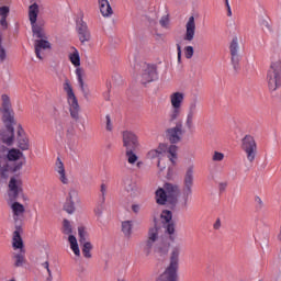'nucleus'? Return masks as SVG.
Masks as SVG:
<instances>
[{
  "instance_id": "nucleus-19",
  "label": "nucleus",
  "mask_w": 281,
  "mask_h": 281,
  "mask_svg": "<svg viewBox=\"0 0 281 281\" xmlns=\"http://www.w3.org/2000/svg\"><path fill=\"white\" fill-rule=\"evenodd\" d=\"M186 95L182 92H173L170 95V102L172 109H181V104H183Z\"/></svg>"
},
{
  "instance_id": "nucleus-21",
  "label": "nucleus",
  "mask_w": 281,
  "mask_h": 281,
  "mask_svg": "<svg viewBox=\"0 0 281 281\" xmlns=\"http://www.w3.org/2000/svg\"><path fill=\"white\" fill-rule=\"evenodd\" d=\"M56 172H58L59 175V181H61V183H69V180L67 179V176L65 175V165L63 164V160H60V157L57 158L56 160V168H55Z\"/></svg>"
},
{
  "instance_id": "nucleus-49",
  "label": "nucleus",
  "mask_w": 281,
  "mask_h": 281,
  "mask_svg": "<svg viewBox=\"0 0 281 281\" xmlns=\"http://www.w3.org/2000/svg\"><path fill=\"white\" fill-rule=\"evenodd\" d=\"M161 27H168V23H170V20L168 19V16H162L159 21Z\"/></svg>"
},
{
  "instance_id": "nucleus-11",
  "label": "nucleus",
  "mask_w": 281,
  "mask_h": 281,
  "mask_svg": "<svg viewBox=\"0 0 281 281\" xmlns=\"http://www.w3.org/2000/svg\"><path fill=\"white\" fill-rule=\"evenodd\" d=\"M160 217L164 223L166 234H169L170 240L175 241V222H172V212L165 210L161 212Z\"/></svg>"
},
{
  "instance_id": "nucleus-9",
  "label": "nucleus",
  "mask_w": 281,
  "mask_h": 281,
  "mask_svg": "<svg viewBox=\"0 0 281 281\" xmlns=\"http://www.w3.org/2000/svg\"><path fill=\"white\" fill-rule=\"evenodd\" d=\"M183 133H186V131H183V121L178 120L175 127L168 128L166 131L167 139L170 142V144H179Z\"/></svg>"
},
{
  "instance_id": "nucleus-20",
  "label": "nucleus",
  "mask_w": 281,
  "mask_h": 281,
  "mask_svg": "<svg viewBox=\"0 0 281 281\" xmlns=\"http://www.w3.org/2000/svg\"><path fill=\"white\" fill-rule=\"evenodd\" d=\"M156 203H158V205H166V203H170V199L165 188H159L156 191Z\"/></svg>"
},
{
  "instance_id": "nucleus-53",
  "label": "nucleus",
  "mask_w": 281,
  "mask_h": 281,
  "mask_svg": "<svg viewBox=\"0 0 281 281\" xmlns=\"http://www.w3.org/2000/svg\"><path fill=\"white\" fill-rule=\"evenodd\" d=\"M0 25H1V27H3L4 30H8V18H1V19H0Z\"/></svg>"
},
{
  "instance_id": "nucleus-8",
  "label": "nucleus",
  "mask_w": 281,
  "mask_h": 281,
  "mask_svg": "<svg viewBox=\"0 0 281 281\" xmlns=\"http://www.w3.org/2000/svg\"><path fill=\"white\" fill-rule=\"evenodd\" d=\"M241 150L246 153V157L248 161L254 162L256 159V155L258 153V145L256 144V139L251 135H246L241 139Z\"/></svg>"
},
{
  "instance_id": "nucleus-33",
  "label": "nucleus",
  "mask_w": 281,
  "mask_h": 281,
  "mask_svg": "<svg viewBox=\"0 0 281 281\" xmlns=\"http://www.w3.org/2000/svg\"><path fill=\"white\" fill-rule=\"evenodd\" d=\"M91 249H93V245L90 241L81 244V251L86 258H91Z\"/></svg>"
},
{
  "instance_id": "nucleus-41",
  "label": "nucleus",
  "mask_w": 281,
  "mask_h": 281,
  "mask_svg": "<svg viewBox=\"0 0 281 281\" xmlns=\"http://www.w3.org/2000/svg\"><path fill=\"white\" fill-rule=\"evenodd\" d=\"M184 56L188 60H190V58H192V56H194V47H192V46L184 47Z\"/></svg>"
},
{
  "instance_id": "nucleus-32",
  "label": "nucleus",
  "mask_w": 281,
  "mask_h": 281,
  "mask_svg": "<svg viewBox=\"0 0 281 281\" xmlns=\"http://www.w3.org/2000/svg\"><path fill=\"white\" fill-rule=\"evenodd\" d=\"M69 60L74 67H80V53L75 48V52L69 55Z\"/></svg>"
},
{
  "instance_id": "nucleus-31",
  "label": "nucleus",
  "mask_w": 281,
  "mask_h": 281,
  "mask_svg": "<svg viewBox=\"0 0 281 281\" xmlns=\"http://www.w3.org/2000/svg\"><path fill=\"white\" fill-rule=\"evenodd\" d=\"M11 207H12L13 214L15 216H21V214H23L25 212V206H23V204H21L19 202H13Z\"/></svg>"
},
{
  "instance_id": "nucleus-39",
  "label": "nucleus",
  "mask_w": 281,
  "mask_h": 281,
  "mask_svg": "<svg viewBox=\"0 0 281 281\" xmlns=\"http://www.w3.org/2000/svg\"><path fill=\"white\" fill-rule=\"evenodd\" d=\"M154 251L156 254H159V256H166L168 254V246L166 245L155 246Z\"/></svg>"
},
{
  "instance_id": "nucleus-12",
  "label": "nucleus",
  "mask_w": 281,
  "mask_h": 281,
  "mask_svg": "<svg viewBox=\"0 0 281 281\" xmlns=\"http://www.w3.org/2000/svg\"><path fill=\"white\" fill-rule=\"evenodd\" d=\"M76 30L81 45H85V43H89V41H91V32L82 19H78L76 21Z\"/></svg>"
},
{
  "instance_id": "nucleus-54",
  "label": "nucleus",
  "mask_w": 281,
  "mask_h": 281,
  "mask_svg": "<svg viewBox=\"0 0 281 281\" xmlns=\"http://www.w3.org/2000/svg\"><path fill=\"white\" fill-rule=\"evenodd\" d=\"M0 172L1 175H5V172H8V164L1 165L0 162Z\"/></svg>"
},
{
  "instance_id": "nucleus-5",
  "label": "nucleus",
  "mask_w": 281,
  "mask_h": 281,
  "mask_svg": "<svg viewBox=\"0 0 281 281\" xmlns=\"http://www.w3.org/2000/svg\"><path fill=\"white\" fill-rule=\"evenodd\" d=\"M194 186V167L190 166L187 168L183 178V187H182V207H188V202L192 198V187Z\"/></svg>"
},
{
  "instance_id": "nucleus-61",
  "label": "nucleus",
  "mask_w": 281,
  "mask_h": 281,
  "mask_svg": "<svg viewBox=\"0 0 281 281\" xmlns=\"http://www.w3.org/2000/svg\"><path fill=\"white\" fill-rule=\"evenodd\" d=\"M225 5H226L227 9L231 8V7H229V0H225Z\"/></svg>"
},
{
  "instance_id": "nucleus-60",
  "label": "nucleus",
  "mask_w": 281,
  "mask_h": 281,
  "mask_svg": "<svg viewBox=\"0 0 281 281\" xmlns=\"http://www.w3.org/2000/svg\"><path fill=\"white\" fill-rule=\"evenodd\" d=\"M227 16H232V7H228L227 9Z\"/></svg>"
},
{
  "instance_id": "nucleus-46",
  "label": "nucleus",
  "mask_w": 281,
  "mask_h": 281,
  "mask_svg": "<svg viewBox=\"0 0 281 281\" xmlns=\"http://www.w3.org/2000/svg\"><path fill=\"white\" fill-rule=\"evenodd\" d=\"M225 159V155L221 151H215L213 155V161H223Z\"/></svg>"
},
{
  "instance_id": "nucleus-26",
  "label": "nucleus",
  "mask_w": 281,
  "mask_h": 281,
  "mask_svg": "<svg viewBox=\"0 0 281 281\" xmlns=\"http://www.w3.org/2000/svg\"><path fill=\"white\" fill-rule=\"evenodd\" d=\"M13 249L23 250V238H21V233L19 231H14L13 233Z\"/></svg>"
},
{
  "instance_id": "nucleus-2",
  "label": "nucleus",
  "mask_w": 281,
  "mask_h": 281,
  "mask_svg": "<svg viewBox=\"0 0 281 281\" xmlns=\"http://www.w3.org/2000/svg\"><path fill=\"white\" fill-rule=\"evenodd\" d=\"M2 122L5 126V131L0 133V139L2 144L12 146L14 144V111L12 110V103H10V97L2 94Z\"/></svg>"
},
{
  "instance_id": "nucleus-14",
  "label": "nucleus",
  "mask_w": 281,
  "mask_h": 281,
  "mask_svg": "<svg viewBox=\"0 0 281 281\" xmlns=\"http://www.w3.org/2000/svg\"><path fill=\"white\" fill-rule=\"evenodd\" d=\"M164 188H165V191L167 192V196H169L170 205H175L176 203H179V194H181V189L179 188V184L166 182L164 184Z\"/></svg>"
},
{
  "instance_id": "nucleus-6",
  "label": "nucleus",
  "mask_w": 281,
  "mask_h": 281,
  "mask_svg": "<svg viewBox=\"0 0 281 281\" xmlns=\"http://www.w3.org/2000/svg\"><path fill=\"white\" fill-rule=\"evenodd\" d=\"M64 91L67 93V100L69 104V111L72 120H79L80 105L78 104V99L76 98V93H74V88H71V83L69 79H65L64 82Z\"/></svg>"
},
{
  "instance_id": "nucleus-55",
  "label": "nucleus",
  "mask_w": 281,
  "mask_h": 281,
  "mask_svg": "<svg viewBox=\"0 0 281 281\" xmlns=\"http://www.w3.org/2000/svg\"><path fill=\"white\" fill-rule=\"evenodd\" d=\"M178 63H181V44H177Z\"/></svg>"
},
{
  "instance_id": "nucleus-48",
  "label": "nucleus",
  "mask_w": 281,
  "mask_h": 281,
  "mask_svg": "<svg viewBox=\"0 0 281 281\" xmlns=\"http://www.w3.org/2000/svg\"><path fill=\"white\" fill-rule=\"evenodd\" d=\"M156 150L158 151V155H164V153H166V150H168V145L159 144V146Z\"/></svg>"
},
{
  "instance_id": "nucleus-37",
  "label": "nucleus",
  "mask_w": 281,
  "mask_h": 281,
  "mask_svg": "<svg viewBox=\"0 0 281 281\" xmlns=\"http://www.w3.org/2000/svg\"><path fill=\"white\" fill-rule=\"evenodd\" d=\"M76 76H77V80H78V83L80 86L82 93H85V95H87V91L85 90V80H82V69L77 68Z\"/></svg>"
},
{
  "instance_id": "nucleus-44",
  "label": "nucleus",
  "mask_w": 281,
  "mask_h": 281,
  "mask_svg": "<svg viewBox=\"0 0 281 281\" xmlns=\"http://www.w3.org/2000/svg\"><path fill=\"white\" fill-rule=\"evenodd\" d=\"M9 14H10V7H7V5L0 7L1 18H8Z\"/></svg>"
},
{
  "instance_id": "nucleus-59",
  "label": "nucleus",
  "mask_w": 281,
  "mask_h": 281,
  "mask_svg": "<svg viewBox=\"0 0 281 281\" xmlns=\"http://www.w3.org/2000/svg\"><path fill=\"white\" fill-rule=\"evenodd\" d=\"M132 210H133V212H134L135 214H137V212H139V205L133 204V205H132Z\"/></svg>"
},
{
  "instance_id": "nucleus-4",
  "label": "nucleus",
  "mask_w": 281,
  "mask_h": 281,
  "mask_svg": "<svg viewBox=\"0 0 281 281\" xmlns=\"http://www.w3.org/2000/svg\"><path fill=\"white\" fill-rule=\"evenodd\" d=\"M268 88L269 91H278L281 88V57L271 61V65L267 72Z\"/></svg>"
},
{
  "instance_id": "nucleus-30",
  "label": "nucleus",
  "mask_w": 281,
  "mask_h": 281,
  "mask_svg": "<svg viewBox=\"0 0 281 281\" xmlns=\"http://www.w3.org/2000/svg\"><path fill=\"white\" fill-rule=\"evenodd\" d=\"M61 232L66 236H71V234H74V227L71 226V222H69V220H64L63 221Z\"/></svg>"
},
{
  "instance_id": "nucleus-24",
  "label": "nucleus",
  "mask_w": 281,
  "mask_h": 281,
  "mask_svg": "<svg viewBox=\"0 0 281 281\" xmlns=\"http://www.w3.org/2000/svg\"><path fill=\"white\" fill-rule=\"evenodd\" d=\"M122 233L125 238H131V236H133V221L122 222Z\"/></svg>"
},
{
  "instance_id": "nucleus-64",
  "label": "nucleus",
  "mask_w": 281,
  "mask_h": 281,
  "mask_svg": "<svg viewBox=\"0 0 281 281\" xmlns=\"http://www.w3.org/2000/svg\"><path fill=\"white\" fill-rule=\"evenodd\" d=\"M47 280H52V277L48 276Z\"/></svg>"
},
{
  "instance_id": "nucleus-43",
  "label": "nucleus",
  "mask_w": 281,
  "mask_h": 281,
  "mask_svg": "<svg viewBox=\"0 0 281 281\" xmlns=\"http://www.w3.org/2000/svg\"><path fill=\"white\" fill-rule=\"evenodd\" d=\"M3 41L1 33H0V63H3L7 58L5 48H3V45L1 44Z\"/></svg>"
},
{
  "instance_id": "nucleus-45",
  "label": "nucleus",
  "mask_w": 281,
  "mask_h": 281,
  "mask_svg": "<svg viewBox=\"0 0 281 281\" xmlns=\"http://www.w3.org/2000/svg\"><path fill=\"white\" fill-rule=\"evenodd\" d=\"M104 204H102V202L99 201L98 206L94 209V214L95 216H98L100 218V216H102V212L104 210Z\"/></svg>"
},
{
  "instance_id": "nucleus-42",
  "label": "nucleus",
  "mask_w": 281,
  "mask_h": 281,
  "mask_svg": "<svg viewBox=\"0 0 281 281\" xmlns=\"http://www.w3.org/2000/svg\"><path fill=\"white\" fill-rule=\"evenodd\" d=\"M101 198H100V203L104 204L106 202V184H101Z\"/></svg>"
},
{
  "instance_id": "nucleus-28",
  "label": "nucleus",
  "mask_w": 281,
  "mask_h": 281,
  "mask_svg": "<svg viewBox=\"0 0 281 281\" xmlns=\"http://www.w3.org/2000/svg\"><path fill=\"white\" fill-rule=\"evenodd\" d=\"M177 150H179V147L175 144L167 147L168 158L171 164H175V160L177 159Z\"/></svg>"
},
{
  "instance_id": "nucleus-27",
  "label": "nucleus",
  "mask_w": 281,
  "mask_h": 281,
  "mask_svg": "<svg viewBox=\"0 0 281 281\" xmlns=\"http://www.w3.org/2000/svg\"><path fill=\"white\" fill-rule=\"evenodd\" d=\"M68 241L70 244V249L74 251L75 256H80V247H78V239L74 235L68 236Z\"/></svg>"
},
{
  "instance_id": "nucleus-36",
  "label": "nucleus",
  "mask_w": 281,
  "mask_h": 281,
  "mask_svg": "<svg viewBox=\"0 0 281 281\" xmlns=\"http://www.w3.org/2000/svg\"><path fill=\"white\" fill-rule=\"evenodd\" d=\"M179 115H181V109L179 108H172L170 114H169V122L172 124L173 122H177L179 120Z\"/></svg>"
},
{
  "instance_id": "nucleus-56",
  "label": "nucleus",
  "mask_w": 281,
  "mask_h": 281,
  "mask_svg": "<svg viewBox=\"0 0 281 281\" xmlns=\"http://www.w3.org/2000/svg\"><path fill=\"white\" fill-rule=\"evenodd\" d=\"M21 168H23V162L15 164L13 167V172H18V170H21Z\"/></svg>"
},
{
  "instance_id": "nucleus-35",
  "label": "nucleus",
  "mask_w": 281,
  "mask_h": 281,
  "mask_svg": "<svg viewBox=\"0 0 281 281\" xmlns=\"http://www.w3.org/2000/svg\"><path fill=\"white\" fill-rule=\"evenodd\" d=\"M78 234H79L80 245H83L85 243H89V241H87V238H89V234L87 233V231H85V227L79 226L78 227Z\"/></svg>"
},
{
  "instance_id": "nucleus-15",
  "label": "nucleus",
  "mask_w": 281,
  "mask_h": 281,
  "mask_svg": "<svg viewBox=\"0 0 281 281\" xmlns=\"http://www.w3.org/2000/svg\"><path fill=\"white\" fill-rule=\"evenodd\" d=\"M195 34H196V22L194 21V16L191 15L186 24V33L183 36V41H187V43H192V41H194Z\"/></svg>"
},
{
  "instance_id": "nucleus-23",
  "label": "nucleus",
  "mask_w": 281,
  "mask_h": 281,
  "mask_svg": "<svg viewBox=\"0 0 281 281\" xmlns=\"http://www.w3.org/2000/svg\"><path fill=\"white\" fill-rule=\"evenodd\" d=\"M99 8L102 16H111L113 14V8H111L109 0H99Z\"/></svg>"
},
{
  "instance_id": "nucleus-1",
  "label": "nucleus",
  "mask_w": 281,
  "mask_h": 281,
  "mask_svg": "<svg viewBox=\"0 0 281 281\" xmlns=\"http://www.w3.org/2000/svg\"><path fill=\"white\" fill-rule=\"evenodd\" d=\"M38 3L34 2L29 7V21L31 23V30L33 36L38 38L34 41L35 56L40 60H43V55L41 52L52 49V43L47 41V34L45 33V29H43V23L38 21Z\"/></svg>"
},
{
  "instance_id": "nucleus-10",
  "label": "nucleus",
  "mask_w": 281,
  "mask_h": 281,
  "mask_svg": "<svg viewBox=\"0 0 281 281\" xmlns=\"http://www.w3.org/2000/svg\"><path fill=\"white\" fill-rule=\"evenodd\" d=\"M122 137L123 146L126 150H137L139 148V136L133 131H124Z\"/></svg>"
},
{
  "instance_id": "nucleus-52",
  "label": "nucleus",
  "mask_w": 281,
  "mask_h": 281,
  "mask_svg": "<svg viewBox=\"0 0 281 281\" xmlns=\"http://www.w3.org/2000/svg\"><path fill=\"white\" fill-rule=\"evenodd\" d=\"M42 267H44V269L47 270L49 278H52V270L49 269V261L43 262Z\"/></svg>"
},
{
  "instance_id": "nucleus-62",
  "label": "nucleus",
  "mask_w": 281,
  "mask_h": 281,
  "mask_svg": "<svg viewBox=\"0 0 281 281\" xmlns=\"http://www.w3.org/2000/svg\"><path fill=\"white\" fill-rule=\"evenodd\" d=\"M142 166H144V162L138 161V162H137V168H142Z\"/></svg>"
},
{
  "instance_id": "nucleus-29",
  "label": "nucleus",
  "mask_w": 281,
  "mask_h": 281,
  "mask_svg": "<svg viewBox=\"0 0 281 281\" xmlns=\"http://www.w3.org/2000/svg\"><path fill=\"white\" fill-rule=\"evenodd\" d=\"M137 149H126L125 157H127V162L133 165L137 162V154L135 153Z\"/></svg>"
},
{
  "instance_id": "nucleus-22",
  "label": "nucleus",
  "mask_w": 281,
  "mask_h": 281,
  "mask_svg": "<svg viewBox=\"0 0 281 281\" xmlns=\"http://www.w3.org/2000/svg\"><path fill=\"white\" fill-rule=\"evenodd\" d=\"M9 196L10 199L16 200L19 199V192L21 189H19V184L16 183V178H11L9 181Z\"/></svg>"
},
{
  "instance_id": "nucleus-18",
  "label": "nucleus",
  "mask_w": 281,
  "mask_h": 281,
  "mask_svg": "<svg viewBox=\"0 0 281 281\" xmlns=\"http://www.w3.org/2000/svg\"><path fill=\"white\" fill-rule=\"evenodd\" d=\"M78 196V192L76 190H71L68 193V198L64 204V210L67 214H74L76 212V204L74 203V199Z\"/></svg>"
},
{
  "instance_id": "nucleus-63",
  "label": "nucleus",
  "mask_w": 281,
  "mask_h": 281,
  "mask_svg": "<svg viewBox=\"0 0 281 281\" xmlns=\"http://www.w3.org/2000/svg\"><path fill=\"white\" fill-rule=\"evenodd\" d=\"M160 164H161V161H160V160H158V167L160 166Z\"/></svg>"
},
{
  "instance_id": "nucleus-25",
  "label": "nucleus",
  "mask_w": 281,
  "mask_h": 281,
  "mask_svg": "<svg viewBox=\"0 0 281 281\" xmlns=\"http://www.w3.org/2000/svg\"><path fill=\"white\" fill-rule=\"evenodd\" d=\"M21 157H23V151L16 149V148L10 149L7 155V159L9 161H19V159H21Z\"/></svg>"
},
{
  "instance_id": "nucleus-16",
  "label": "nucleus",
  "mask_w": 281,
  "mask_h": 281,
  "mask_svg": "<svg viewBox=\"0 0 281 281\" xmlns=\"http://www.w3.org/2000/svg\"><path fill=\"white\" fill-rule=\"evenodd\" d=\"M16 140L18 146L21 150H29L30 140H27V137L25 136V130H23V126L21 124L18 125Z\"/></svg>"
},
{
  "instance_id": "nucleus-57",
  "label": "nucleus",
  "mask_w": 281,
  "mask_h": 281,
  "mask_svg": "<svg viewBox=\"0 0 281 281\" xmlns=\"http://www.w3.org/2000/svg\"><path fill=\"white\" fill-rule=\"evenodd\" d=\"M213 229H221V218H217L213 225Z\"/></svg>"
},
{
  "instance_id": "nucleus-7",
  "label": "nucleus",
  "mask_w": 281,
  "mask_h": 281,
  "mask_svg": "<svg viewBox=\"0 0 281 281\" xmlns=\"http://www.w3.org/2000/svg\"><path fill=\"white\" fill-rule=\"evenodd\" d=\"M157 240H159V226H157V220H155L154 227L148 229L147 239L140 244V249L145 256H150V254H153Z\"/></svg>"
},
{
  "instance_id": "nucleus-47",
  "label": "nucleus",
  "mask_w": 281,
  "mask_h": 281,
  "mask_svg": "<svg viewBox=\"0 0 281 281\" xmlns=\"http://www.w3.org/2000/svg\"><path fill=\"white\" fill-rule=\"evenodd\" d=\"M159 151L157 149H151L148 151L147 156L149 159H157L159 157Z\"/></svg>"
},
{
  "instance_id": "nucleus-50",
  "label": "nucleus",
  "mask_w": 281,
  "mask_h": 281,
  "mask_svg": "<svg viewBox=\"0 0 281 281\" xmlns=\"http://www.w3.org/2000/svg\"><path fill=\"white\" fill-rule=\"evenodd\" d=\"M255 202L257 203V207H258V210H262V207H263V205H265V203L262 202V199H260V196H256L255 198Z\"/></svg>"
},
{
  "instance_id": "nucleus-38",
  "label": "nucleus",
  "mask_w": 281,
  "mask_h": 281,
  "mask_svg": "<svg viewBox=\"0 0 281 281\" xmlns=\"http://www.w3.org/2000/svg\"><path fill=\"white\" fill-rule=\"evenodd\" d=\"M198 104H199V101H196V99H194V100L189 104V110H188V114H187V115H191V116L194 117V115H195L196 113H199Z\"/></svg>"
},
{
  "instance_id": "nucleus-3",
  "label": "nucleus",
  "mask_w": 281,
  "mask_h": 281,
  "mask_svg": "<svg viewBox=\"0 0 281 281\" xmlns=\"http://www.w3.org/2000/svg\"><path fill=\"white\" fill-rule=\"evenodd\" d=\"M134 71H136V74H140V82L143 85L155 82V80L159 78V75L157 74V66L146 61H135Z\"/></svg>"
},
{
  "instance_id": "nucleus-40",
  "label": "nucleus",
  "mask_w": 281,
  "mask_h": 281,
  "mask_svg": "<svg viewBox=\"0 0 281 281\" xmlns=\"http://www.w3.org/2000/svg\"><path fill=\"white\" fill-rule=\"evenodd\" d=\"M186 126L188 131H192L194 128V116L187 114Z\"/></svg>"
},
{
  "instance_id": "nucleus-13",
  "label": "nucleus",
  "mask_w": 281,
  "mask_h": 281,
  "mask_svg": "<svg viewBox=\"0 0 281 281\" xmlns=\"http://www.w3.org/2000/svg\"><path fill=\"white\" fill-rule=\"evenodd\" d=\"M231 60L236 74L240 71V55L238 54V37H234L229 45Z\"/></svg>"
},
{
  "instance_id": "nucleus-51",
  "label": "nucleus",
  "mask_w": 281,
  "mask_h": 281,
  "mask_svg": "<svg viewBox=\"0 0 281 281\" xmlns=\"http://www.w3.org/2000/svg\"><path fill=\"white\" fill-rule=\"evenodd\" d=\"M106 120V131H113V125L111 124V115L105 116Z\"/></svg>"
},
{
  "instance_id": "nucleus-17",
  "label": "nucleus",
  "mask_w": 281,
  "mask_h": 281,
  "mask_svg": "<svg viewBox=\"0 0 281 281\" xmlns=\"http://www.w3.org/2000/svg\"><path fill=\"white\" fill-rule=\"evenodd\" d=\"M124 190L130 196H137L139 194V188H137V182L133 181V178L125 177L123 180Z\"/></svg>"
},
{
  "instance_id": "nucleus-34",
  "label": "nucleus",
  "mask_w": 281,
  "mask_h": 281,
  "mask_svg": "<svg viewBox=\"0 0 281 281\" xmlns=\"http://www.w3.org/2000/svg\"><path fill=\"white\" fill-rule=\"evenodd\" d=\"M13 258L15 259L14 267H21L22 265H25V250L14 255Z\"/></svg>"
},
{
  "instance_id": "nucleus-58",
  "label": "nucleus",
  "mask_w": 281,
  "mask_h": 281,
  "mask_svg": "<svg viewBox=\"0 0 281 281\" xmlns=\"http://www.w3.org/2000/svg\"><path fill=\"white\" fill-rule=\"evenodd\" d=\"M225 188H227V183L221 182L220 183V192H225Z\"/></svg>"
}]
</instances>
